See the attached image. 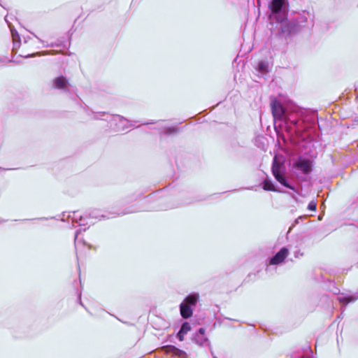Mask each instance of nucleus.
Masks as SVG:
<instances>
[{"label": "nucleus", "mask_w": 358, "mask_h": 358, "mask_svg": "<svg viewBox=\"0 0 358 358\" xmlns=\"http://www.w3.org/2000/svg\"><path fill=\"white\" fill-rule=\"evenodd\" d=\"M179 308L180 315L183 319H189L192 316L194 310L183 301Z\"/></svg>", "instance_id": "9"}, {"label": "nucleus", "mask_w": 358, "mask_h": 358, "mask_svg": "<svg viewBox=\"0 0 358 358\" xmlns=\"http://www.w3.org/2000/svg\"><path fill=\"white\" fill-rule=\"evenodd\" d=\"M271 270H256L254 272H251L248 274V276L245 278L244 281L247 282H250L252 281H255L258 278H266L269 275V271Z\"/></svg>", "instance_id": "4"}, {"label": "nucleus", "mask_w": 358, "mask_h": 358, "mask_svg": "<svg viewBox=\"0 0 358 358\" xmlns=\"http://www.w3.org/2000/svg\"><path fill=\"white\" fill-rule=\"evenodd\" d=\"M317 208V203L314 201H311L308 206V208L311 211H315Z\"/></svg>", "instance_id": "17"}, {"label": "nucleus", "mask_w": 358, "mask_h": 358, "mask_svg": "<svg viewBox=\"0 0 358 358\" xmlns=\"http://www.w3.org/2000/svg\"><path fill=\"white\" fill-rule=\"evenodd\" d=\"M262 188L265 191L277 192L278 189L275 188L273 182L269 179H265L262 183Z\"/></svg>", "instance_id": "14"}, {"label": "nucleus", "mask_w": 358, "mask_h": 358, "mask_svg": "<svg viewBox=\"0 0 358 358\" xmlns=\"http://www.w3.org/2000/svg\"><path fill=\"white\" fill-rule=\"evenodd\" d=\"M271 113L275 119L282 120L284 114L285 109L282 105L276 99H273L271 102Z\"/></svg>", "instance_id": "3"}, {"label": "nucleus", "mask_w": 358, "mask_h": 358, "mask_svg": "<svg viewBox=\"0 0 358 358\" xmlns=\"http://www.w3.org/2000/svg\"><path fill=\"white\" fill-rule=\"evenodd\" d=\"M77 294H78V297H77V301H78V303L80 306H82L83 307H84L85 309H87V308H85V306H84V304L83 303L82 300H81V294H82L81 291H78H78H77Z\"/></svg>", "instance_id": "18"}, {"label": "nucleus", "mask_w": 358, "mask_h": 358, "mask_svg": "<svg viewBox=\"0 0 358 358\" xmlns=\"http://www.w3.org/2000/svg\"><path fill=\"white\" fill-rule=\"evenodd\" d=\"M194 342L199 346H208L209 349L212 348L210 342L205 335V329L201 327L193 337Z\"/></svg>", "instance_id": "2"}, {"label": "nucleus", "mask_w": 358, "mask_h": 358, "mask_svg": "<svg viewBox=\"0 0 358 358\" xmlns=\"http://www.w3.org/2000/svg\"><path fill=\"white\" fill-rule=\"evenodd\" d=\"M329 289L334 294H338L340 293L339 289L336 287L334 282H330V287H329Z\"/></svg>", "instance_id": "15"}, {"label": "nucleus", "mask_w": 358, "mask_h": 358, "mask_svg": "<svg viewBox=\"0 0 358 358\" xmlns=\"http://www.w3.org/2000/svg\"><path fill=\"white\" fill-rule=\"evenodd\" d=\"M271 172L275 179L280 182L282 185L293 189V187L287 182L285 177V167L283 162H280L278 159V156L275 155L273 157V163L271 166Z\"/></svg>", "instance_id": "1"}, {"label": "nucleus", "mask_w": 358, "mask_h": 358, "mask_svg": "<svg viewBox=\"0 0 358 358\" xmlns=\"http://www.w3.org/2000/svg\"><path fill=\"white\" fill-rule=\"evenodd\" d=\"M285 0H273L270 6V8L273 13H278L283 6L285 5Z\"/></svg>", "instance_id": "12"}, {"label": "nucleus", "mask_w": 358, "mask_h": 358, "mask_svg": "<svg viewBox=\"0 0 358 358\" xmlns=\"http://www.w3.org/2000/svg\"><path fill=\"white\" fill-rule=\"evenodd\" d=\"M210 354H211V355H212L213 358H217V357L215 355L214 352H213V349H212V348H210Z\"/></svg>", "instance_id": "22"}, {"label": "nucleus", "mask_w": 358, "mask_h": 358, "mask_svg": "<svg viewBox=\"0 0 358 358\" xmlns=\"http://www.w3.org/2000/svg\"><path fill=\"white\" fill-rule=\"evenodd\" d=\"M179 332L180 333V334L183 335L184 336L185 334H187V332L182 331L180 329L179 330Z\"/></svg>", "instance_id": "23"}, {"label": "nucleus", "mask_w": 358, "mask_h": 358, "mask_svg": "<svg viewBox=\"0 0 358 358\" xmlns=\"http://www.w3.org/2000/svg\"><path fill=\"white\" fill-rule=\"evenodd\" d=\"M358 299V293H355L353 294H341L338 297L337 300L344 306H346L349 303H352Z\"/></svg>", "instance_id": "8"}, {"label": "nucleus", "mask_w": 358, "mask_h": 358, "mask_svg": "<svg viewBox=\"0 0 358 358\" xmlns=\"http://www.w3.org/2000/svg\"><path fill=\"white\" fill-rule=\"evenodd\" d=\"M36 55H41V52H37L36 53L28 54L27 55H21V57H23L24 58H29V57H35Z\"/></svg>", "instance_id": "20"}, {"label": "nucleus", "mask_w": 358, "mask_h": 358, "mask_svg": "<svg viewBox=\"0 0 358 358\" xmlns=\"http://www.w3.org/2000/svg\"><path fill=\"white\" fill-rule=\"evenodd\" d=\"M77 294H78V297H77V301H78V303L80 306H82L83 307H84L85 309H87V308H85V306H84V304L83 303L82 300H81V294H82L81 291H78H78H77Z\"/></svg>", "instance_id": "19"}, {"label": "nucleus", "mask_w": 358, "mask_h": 358, "mask_svg": "<svg viewBox=\"0 0 358 358\" xmlns=\"http://www.w3.org/2000/svg\"><path fill=\"white\" fill-rule=\"evenodd\" d=\"M289 252L287 248H282L280 250L277 252L271 259L270 264L271 265H278L284 262V260L289 255Z\"/></svg>", "instance_id": "5"}, {"label": "nucleus", "mask_w": 358, "mask_h": 358, "mask_svg": "<svg viewBox=\"0 0 358 358\" xmlns=\"http://www.w3.org/2000/svg\"><path fill=\"white\" fill-rule=\"evenodd\" d=\"M78 275H79V281H80V284L81 285L80 272H79Z\"/></svg>", "instance_id": "25"}, {"label": "nucleus", "mask_w": 358, "mask_h": 358, "mask_svg": "<svg viewBox=\"0 0 358 358\" xmlns=\"http://www.w3.org/2000/svg\"><path fill=\"white\" fill-rule=\"evenodd\" d=\"M53 85L57 89L64 90L68 86V81L64 76H59L53 80Z\"/></svg>", "instance_id": "11"}, {"label": "nucleus", "mask_w": 358, "mask_h": 358, "mask_svg": "<svg viewBox=\"0 0 358 358\" xmlns=\"http://www.w3.org/2000/svg\"><path fill=\"white\" fill-rule=\"evenodd\" d=\"M5 20L8 23V25L10 29V32H11V35H12V38H13V52H16L17 49L20 46V36H19L17 31L14 28V27L13 25H11L8 22L6 17L5 18Z\"/></svg>", "instance_id": "6"}, {"label": "nucleus", "mask_w": 358, "mask_h": 358, "mask_svg": "<svg viewBox=\"0 0 358 358\" xmlns=\"http://www.w3.org/2000/svg\"><path fill=\"white\" fill-rule=\"evenodd\" d=\"M199 300V294L196 292H192L188 294L183 301L187 303L190 308L194 310L197 302Z\"/></svg>", "instance_id": "10"}, {"label": "nucleus", "mask_w": 358, "mask_h": 358, "mask_svg": "<svg viewBox=\"0 0 358 358\" xmlns=\"http://www.w3.org/2000/svg\"><path fill=\"white\" fill-rule=\"evenodd\" d=\"M300 358H305V357H300Z\"/></svg>", "instance_id": "27"}, {"label": "nucleus", "mask_w": 358, "mask_h": 358, "mask_svg": "<svg viewBox=\"0 0 358 358\" xmlns=\"http://www.w3.org/2000/svg\"><path fill=\"white\" fill-rule=\"evenodd\" d=\"M167 352H171L173 355H174L180 358H186L187 357V354L185 352L178 349L173 345L168 346Z\"/></svg>", "instance_id": "13"}, {"label": "nucleus", "mask_w": 358, "mask_h": 358, "mask_svg": "<svg viewBox=\"0 0 358 358\" xmlns=\"http://www.w3.org/2000/svg\"><path fill=\"white\" fill-rule=\"evenodd\" d=\"M259 69H263V64L262 63L259 64Z\"/></svg>", "instance_id": "26"}, {"label": "nucleus", "mask_w": 358, "mask_h": 358, "mask_svg": "<svg viewBox=\"0 0 358 358\" xmlns=\"http://www.w3.org/2000/svg\"><path fill=\"white\" fill-rule=\"evenodd\" d=\"M295 166L300 169L303 173L309 174L312 171V164L309 159H299Z\"/></svg>", "instance_id": "7"}, {"label": "nucleus", "mask_w": 358, "mask_h": 358, "mask_svg": "<svg viewBox=\"0 0 358 358\" xmlns=\"http://www.w3.org/2000/svg\"><path fill=\"white\" fill-rule=\"evenodd\" d=\"M89 248H90V249L96 250V247H92V245H89Z\"/></svg>", "instance_id": "24"}, {"label": "nucleus", "mask_w": 358, "mask_h": 358, "mask_svg": "<svg viewBox=\"0 0 358 358\" xmlns=\"http://www.w3.org/2000/svg\"><path fill=\"white\" fill-rule=\"evenodd\" d=\"M180 329L187 333L191 329L190 324L187 322H184L180 327Z\"/></svg>", "instance_id": "16"}, {"label": "nucleus", "mask_w": 358, "mask_h": 358, "mask_svg": "<svg viewBox=\"0 0 358 358\" xmlns=\"http://www.w3.org/2000/svg\"><path fill=\"white\" fill-rule=\"evenodd\" d=\"M184 336L180 334V333L178 331V334H177V338H178L179 341H182L184 340Z\"/></svg>", "instance_id": "21"}]
</instances>
